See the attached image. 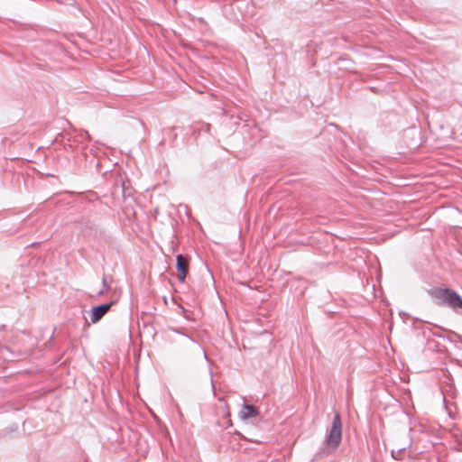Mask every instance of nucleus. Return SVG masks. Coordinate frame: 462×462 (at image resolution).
<instances>
[{"mask_svg": "<svg viewBox=\"0 0 462 462\" xmlns=\"http://www.w3.org/2000/svg\"><path fill=\"white\" fill-rule=\"evenodd\" d=\"M177 271H178V279L180 282H183L185 278L189 273V260L185 258L182 254L177 255Z\"/></svg>", "mask_w": 462, "mask_h": 462, "instance_id": "3", "label": "nucleus"}, {"mask_svg": "<svg viewBox=\"0 0 462 462\" xmlns=\"http://www.w3.org/2000/svg\"><path fill=\"white\" fill-rule=\"evenodd\" d=\"M258 411L253 405L245 404L242 407L241 411H239V418L241 420H247L252 417L257 416Z\"/></svg>", "mask_w": 462, "mask_h": 462, "instance_id": "5", "label": "nucleus"}, {"mask_svg": "<svg viewBox=\"0 0 462 462\" xmlns=\"http://www.w3.org/2000/svg\"><path fill=\"white\" fill-rule=\"evenodd\" d=\"M430 294L438 300L439 304L446 305L451 309H462V299L455 291L448 288H435Z\"/></svg>", "mask_w": 462, "mask_h": 462, "instance_id": "1", "label": "nucleus"}, {"mask_svg": "<svg viewBox=\"0 0 462 462\" xmlns=\"http://www.w3.org/2000/svg\"><path fill=\"white\" fill-rule=\"evenodd\" d=\"M112 303H106L103 305H99L92 308L91 310V321L92 323H97L99 321L103 316L110 310Z\"/></svg>", "mask_w": 462, "mask_h": 462, "instance_id": "4", "label": "nucleus"}, {"mask_svg": "<svg viewBox=\"0 0 462 462\" xmlns=\"http://www.w3.org/2000/svg\"><path fill=\"white\" fill-rule=\"evenodd\" d=\"M342 437V423L339 414H336L333 419L332 426L327 439V446L330 448H336Z\"/></svg>", "mask_w": 462, "mask_h": 462, "instance_id": "2", "label": "nucleus"}]
</instances>
